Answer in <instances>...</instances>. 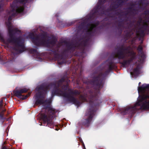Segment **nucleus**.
<instances>
[{
  "mask_svg": "<svg viewBox=\"0 0 149 149\" xmlns=\"http://www.w3.org/2000/svg\"><path fill=\"white\" fill-rule=\"evenodd\" d=\"M28 0H15L10 4L11 9L8 13L9 17L6 25L10 35L9 41L10 42L12 43L14 45H24V42L23 39L20 37H15L14 36V34L18 33H20L21 31L17 28L13 29L11 21L13 18H14L18 14L22 13L24 11V6H19L18 3L24 4L27 2Z\"/></svg>",
  "mask_w": 149,
  "mask_h": 149,
  "instance_id": "1",
  "label": "nucleus"
},
{
  "mask_svg": "<svg viewBox=\"0 0 149 149\" xmlns=\"http://www.w3.org/2000/svg\"><path fill=\"white\" fill-rule=\"evenodd\" d=\"M57 87V86L56 81L51 83L48 84H42L38 86L36 89L37 90L38 92L36 94L35 96V99L36 100L35 104L38 105L39 104H43L46 103L50 105L52 102L51 99L46 100H44L43 99L45 98L47 91L51 88H53L52 91L51 98L53 97L55 95H60V94L53 95V91Z\"/></svg>",
  "mask_w": 149,
  "mask_h": 149,
  "instance_id": "2",
  "label": "nucleus"
},
{
  "mask_svg": "<svg viewBox=\"0 0 149 149\" xmlns=\"http://www.w3.org/2000/svg\"><path fill=\"white\" fill-rule=\"evenodd\" d=\"M89 107L88 109L86 112L84 118L82 120V126L88 127L95 115V107L98 106L102 102V100L100 96L92 93L89 97Z\"/></svg>",
  "mask_w": 149,
  "mask_h": 149,
  "instance_id": "3",
  "label": "nucleus"
},
{
  "mask_svg": "<svg viewBox=\"0 0 149 149\" xmlns=\"http://www.w3.org/2000/svg\"><path fill=\"white\" fill-rule=\"evenodd\" d=\"M108 63L109 68L108 70L105 71L104 73L102 72L99 73L97 76H94L92 79H91L89 82L86 81L84 82V83L86 84L89 83L95 87L94 88V91L93 93L99 96L100 95V90L103 87L104 84V80L105 78L110 71L113 69L117 68V66L112 61H109Z\"/></svg>",
  "mask_w": 149,
  "mask_h": 149,
  "instance_id": "4",
  "label": "nucleus"
},
{
  "mask_svg": "<svg viewBox=\"0 0 149 149\" xmlns=\"http://www.w3.org/2000/svg\"><path fill=\"white\" fill-rule=\"evenodd\" d=\"M64 80V79L63 78L58 81H56L57 87L53 91V95L60 94V96H63L66 98L68 101L72 102L78 107L81 104V102L74 97V96L80 95V93L79 91L77 89L73 90L72 89L69 88L68 89L69 92L68 93L67 92H64L59 88V87L61 85Z\"/></svg>",
  "mask_w": 149,
  "mask_h": 149,
  "instance_id": "5",
  "label": "nucleus"
},
{
  "mask_svg": "<svg viewBox=\"0 0 149 149\" xmlns=\"http://www.w3.org/2000/svg\"><path fill=\"white\" fill-rule=\"evenodd\" d=\"M137 9L134 8L136 7V5L132 3H128L130 7L126 8L125 9L127 11H124L121 10H119L115 13L117 16L120 17H126L130 14V15L134 16L138 14L139 13V10H144L149 4V0H141L139 2Z\"/></svg>",
  "mask_w": 149,
  "mask_h": 149,
  "instance_id": "6",
  "label": "nucleus"
},
{
  "mask_svg": "<svg viewBox=\"0 0 149 149\" xmlns=\"http://www.w3.org/2000/svg\"><path fill=\"white\" fill-rule=\"evenodd\" d=\"M107 0H99L96 6L92 10L90 13L89 17L86 18L84 21L81 23L79 26L78 29L80 30L85 29L86 30V33H87L86 23L92 20L96 19L97 17L101 16L104 13V4Z\"/></svg>",
  "mask_w": 149,
  "mask_h": 149,
  "instance_id": "7",
  "label": "nucleus"
},
{
  "mask_svg": "<svg viewBox=\"0 0 149 149\" xmlns=\"http://www.w3.org/2000/svg\"><path fill=\"white\" fill-rule=\"evenodd\" d=\"M147 99H145L141 102H140V95L139 99H138L137 102L134 106L122 108L120 109V111L124 115L129 114L132 116L136 113L137 111L149 109V100L148 101Z\"/></svg>",
  "mask_w": 149,
  "mask_h": 149,
  "instance_id": "8",
  "label": "nucleus"
},
{
  "mask_svg": "<svg viewBox=\"0 0 149 149\" xmlns=\"http://www.w3.org/2000/svg\"><path fill=\"white\" fill-rule=\"evenodd\" d=\"M43 108L48 115V116L45 113H42L40 115L41 118L42 120L44 125L52 128L54 127V124L52 121V118L55 115L57 111L50 104L45 105Z\"/></svg>",
  "mask_w": 149,
  "mask_h": 149,
  "instance_id": "9",
  "label": "nucleus"
},
{
  "mask_svg": "<svg viewBox=\"0 0 149 149\" xmlns=\"http://www.w3.org/2000/svg\"><path fill=\"white\" fill-rule=\"evenodd\" d=\"M88 40L86 39L81 41L80 43L76 42L75 43L66 42V43L67 49L65 50L63 52V54H64L68 52L69 51L73 52L76 49L80 50L81 53L82 54L84 52L85 47L87 45Z\"/></svg>",
  "mask_w": 149,
  "mask_h": 149,
  "instance_id": "10",
  "label": "nucleus"
},
{
  "mask_svg": "<svg viewBox=\"0 0 149 149\" xmlns=\"http://www.w3.org/2000/svg\"><path fill=\"white\" fill-rule=\"evenodd\" d=\"M130 54L131 56H136V53L131 50L130 46L122 45L117 50L116 56L119 59H123L125 58L126 54Z\"/></svg>",
  "mask_w": 149,
  "mask_h": 149,
  "instance_id": "11",
  "label": "nucleus"
},
{
  "mask_svg": "<svg viewBox=\"0 0 149 149\" xmlns=\"http://www.w3.org/2000/svg\"><path fill=\"white\" fill-rule=\"evenodd\" d=\"M125 1V0H115L110 6L109 10L110 11L115 12V13L119 10L118 9L123 6Z\"/></svg>",
  "mask_w": 149,
  "mask_h": 149,
  "instance_id": "12",
  "label": "nucleus"
},
{
  "mask_svg": "<svg viewBox=\"0 0 149 149\" xmlns=\"http://www.w3.org/2000/svg\"><path fill=\"white\" fill-rule=\"evenodd\" d=\"M99 24V22H97L93 24H91L90 23L87 24V32L89 35L91 36L94 35L96 31V27Z\"/></svg>",
  "mask_w": 149,
  "mask_h": 149,
  "instance_id": "13",
  "label": "nucleus"
},
{
  "mask_svg": "<svg viewBox=\"0 0 149 149\" xmlns=\"http://www.w3.org/2000/svg\"><path fill=\"white\" fill-rule=\"evenodd\" d=\"M28 91V90L26 88H24L19 90L14 91L13 92L14 95L20 99L22 100L26 99L30 95V93H29L25 95H22V93H26Z\"/></svg>",
  "mask_w": 149,
  "mask_h": 149,
  "instance_id": "14",
  "label": "nucleus"
},
{
  "mask_svg": "<svg viewBox=\"0 0 149 149\" xmlns=\"http://www.w3.org/2000/svg\"><path fill=\"white\" fill-rule=\"evenodd\" d=\"M68 75L67 72H65L64 75L63 77L61 78L62 79L63 78L64 80L59 88L64 92H66V91L68 89L69 86V83L70 81V80L68 79Z\"/></svg>",
  "mask_w": 149,
  "mask_h": 149,
  "instance_id": "15",
  "label": "nucleus"
},
{
  "mask_svg": "<svg viewBox=\"0 0 149 149\" xmlns=\"http://www.w3.org/2000/svg\"><path fill=\"white\" fill-rule=\"evenodd\" d=\"M3 99H6V98L3 97L2 98L0 101V122H1V125L3 124L5 120L7 119V120H8L5 116L4 113L6 110L4 107H3Z\"/></svg>",
  "mask_w": 149,
  "mask_h": 149,
  "instance_id": "16",
  "label": "nucleus"
},
{
  "mask_svg": "<svg viewBox=\"0 0 149 149\" xmlns=\"http://www.w3.org/2000/svg\"><path fill=\"white\" fill-rule=\"evenodd\" d=\"M122 17H124L125 18L123 19H121L120 21H119L118 25V29L120 31V33H122L125 28L124 24L125 23H127V24H128V21L130 20L129 17L123 16Z\"/></svg>",
  "mask_w": 149,
  "mask_h": 149,
  "instance_id": "17",
  "label": "nucleus"
},
{
  "mask_svg": "<svg viewBox=\"0 0 149 149\" xmlns=\"http://www.w3.org/2000/svg\"><path fill=\"white\" fill-rule=\"evenodd\" d=\"M29 37L32 39L33 42L35 45L37 46H40L42 44L41 39L38 36L35 37L34 34L32 33L29 34Z\"/></svg>",
  "mask_w": 149,
  "mask_h": 149,
  "instance_id": "18",
  "label": "nucleus"
},
{
  "mask_svg": "<svg viewBox=\"0 0 149 149\" xmlns=\"http://www.w3.org/2000/svg\"><path fill=\"white\" fill-rule=\"evenodd\" d=\"M143 50L142 46L141 45H139L137 48V50L138 51L139 56V59L141 61H143L146 58L145 55L143 53Z\"/></svg>",
  "mask_w": 149,
  "mask_h": 149,
  "instance_id": "19",
  "label": "nucleus"
},
{
  "mask_svg": "<svg viewBox=\"0 0 149 149\" xmlns=\"http://www.w3.org/2000/svg\"><path fill=\"white\" fill-rule=\"evenodd\" d=\"M140 69L139 65H137L136 67L134 69L133 72H131V75L135 76H138L140 74Z\"/></svg>",
  "mask_w": 149,
  "mask_h": 149,
  "instance_id": "20",
  "label": "nucleus"
},
{
  "mask_svg": "<svg viewBox=\"0 0 149 149\" xmlns=\"http://www.w3.org/2000/svg\"><path fill=\"white\" fill-rule=\"evenodd\" d=\"M61 59L58 61V63L59 65H62L63 64H65L66 62V59L63 58L62 55L59 56Z\"/></svg>",
  "mask_w": 149,
  "mask_h": 149,
  "instance_id": "21",
  "label": "nucleus"
},
{
  "mask_svg": "<svg viewBox=\"0 0 149 149\" xmlns=\"http://www.w3.org/2000/svg\"><path fill=\"white\" fill-rule=\"evenodd\" d=\"M131 62L129 59L124 60L122 62H120V63L121 64L123 67H125L126 66L129 65Z\"/></svg>",
  "mask_w": 149,
  "mask_h": 149,
  "instance_id": "22",
  "label": "nucleus"
},
{
  "mask_svg": "<svg viewBox=\"0 0 149 149\" xmlns=\"http://www.w3.org/2000/svg\"><path fill=\"white\" fill-rule=\"evenodd\" d=\"M149 99V95L148 94H143L140 95V102H141L143 100L146 99Z\"/></svg>",
  "mask_w": 149,
  "mask_h": 149,
  "instance_id": "23",
  "label": "nucleus"
},
{
  "mask_svg": "<svg viewBox=\"0 0 149 149\" xmlns=\"http://www.w3.org/2000/svg\"><path fill=\"white\" fill-rule=\"evenodd\" d=\"M59 47V46L58 45H57V46L56 47L55 49H52V50H51V51H52L54 54L55 55H57L58 54V49Z\"/></svg>",
  "mask_w": 149,
  "mask_h": 149,
  "instance_id": "24",
  "label": "nucleus"
},
{
  "mask_svg": "<svg viewBox=\"0 0 149 149\" xmlns=\"http://www.w3.org/2000/svg\"><path fill=\"white\" fill-rule=\"evenodd\" d=\"M77 65L78 66V68H79L80 69V74H81V73L83 71V67L82 65V63H81L80 64L79 63H78Z\"/></svg>",
  "mask_w": 149,
  "mask_h": 149,
  "instance_id": "25",
  "label": "nucleus"
},
{
  "mask_svg": "<svg viewBox=\"0 0 149 149\" xmlns=\"http://www.w3.org/2000/svg\"><path fill=\"white\" fill-rule=\"evenodd\" d=\"M50 40H41V42L42 43V44L40 46H41L44 43H46L47 45H49L50 44Z\"/></svg>",
  "mask_w": 149,
  "mask_h": 149,
  "instance_id": "26",
  "label": "nucleus"
},
{
  "mask_svg": "<svg viewBox=\"0 0 149 149\" xmlns=\"http://www.w3.org/2000/svg\"><path fill=\"white\" fill-rule=\"evenodd\" d=\"M138 33L141 36H143L144 35V31L141 29V28H140L138 31Z\"/></svg>",
  "mask_w": 149,
  "mask_h": 149,
  "instance_id": "27",
  "label": "nucleus"
},
{
  "mask_svg": "<svg viewBox=\"0 0 149 149\" xmlns=\"http://www.w3.org/2000/svg\"><path fill=\"white\" fill-rule=\"evenodd\" d=\"M56 41L55 39H53L52 40H50V44L51 45L54 46L56 44Z\"/></svg>",
  "mask_w": 149,
  "mask_h": 149,
  "instance_id": "28",
  "label": "nucleus"
},
{
  "mask_svg": "<svg viewBox=\"0 0 149 149\" xmlns=\"http://www.w3.org/2000/svg\"><path fill=\"white\" fill-rule=\"evenodd\" d=\"M145 90L144 88V85H143L142 86L139 87L138 91H143Z\"/></svg>",
  "mask_w": 149,
  "mask_h": 149,
  "instance_id": "29",
  "label": "nucleus"
},
{
  "mask_svg": "<svg viewBox=\"0 0 149 149\" xmlns=\"http://www.w3.org/2000/svg\"><path fill=\"white\" fill-rule=\"evenodd\" d=\"M142 21H143V19H142V18L141 17H139V19L137 22V24H138L140 25L141 24V23L142 22Z\"/></svg>",
  "mask_w": 149,
  "mask_h": 149,
  "instance_id": "30",
  "label": "nucleus"
},
{
  "mask_svg": "<svg viewBox=\"0 0 149 149\" xmlns=\"http://www.w3.org/2000/svg\"><path fill=\"white\" fill-rule=\"evenodd\" d=\"M143 14L146 15H148V16L149 15V10H145L143 13Z\"/></svg>",
  "mask_w": 149,
  "mask_h": 149,
  "instance_id": "31",
  "label": "nucleus"
},
{
  "mask_svg": "<svg viewBox=\"0 0 149 149\" xmlns=\"http://www.w3.org/2000/svg\"><path fill=\"white\" fill-rule=\"evenodd\" d=\"M136 56H131L129 60H130L131 63L133 60L136 58Z\"/></svg>",
  "mask_w": 149,
  "mask_h": 149,
  "instance_id": "32",
  "label": "nucleus"
},
{
  "mask_svg": "<svg viewBox=\"0 0 149 149\" xmlns=\"http://www.w3.org/2000/svg\"><path fill=\"white\" fill-rule=\"evenodd\" d=\"M31 53H36L37 52V49H32L31 50Z\"/></svg>",
  "mask_w": 149,
  "mask_h": 149,
  "instance_id": "33",
  "label": "nucleus"
},
{
  "mask_svg": "<svg viewBox=\"0 0 149 149\" xmlns=\"http://www.w3.org/2000/svg\"><path fill=\"white\" fill-rule=\"evenodd\" d=\"M0 39L2 40H4V38L3 34L0 33Z\"/></svg>",
  "mask_w": 149,
  "mask_h": 149,
  "instance_id": "34",
  "label": "nucleus"
},
{
  "mask_svg": "<svg viewBox=\"0 0 149 149\" xmlns=\"http://www.w3.org/2000/svg\"><path fill=\"white\" fill-rule=\"evenodd\" d=\"M145 90L147 89H149V84H146L144 85Z\"/></svg>",
  "mask_w": 149,
  "mask_h": 149,
  "instance_id": "35",
  "label": "nucleus"
},
{
  "mask_svg": "<svg viewBox=\"0 0 149 149\" xmlns=\"http://www.w3.org/2000/svg\"><path fill=\"white\" fill-rule=\"evenodd\" d=\"M78 138L79 139V141L82 143V145H84V143L83 142V141L82 139L80 137H79Z\"/></svg>",
  "mask_w": 149,
  "mask_h": 149,
  "instance_id": "36",
  "label": "nucleus"
},
{
  "mask_svg": "<svg viewBox=\"0 0 149 149\" xmlns=\"http://www.w3.org/2000/svg\"><path fill=\"white\" fill-rule=\"evenodd\" d=\"M126 36L127 38H130L131 36V34L129 32H127L126 34Z\"/></svg>",
  "mask_w": 149,
  "mask_h": 149,
  "instance_id": "37",
  "label": "nucleus"
},
{
  "mask_svg": "<svg viewBox=\"0 0 149 149\" xmlns=\"http://www.w3.org/2000/svg\"><path fill=\"white\" fill-rule=\"evenodd\" d=\"M129 25L130 26H132V25H133V24H132V22H129Z\"/></svg>",
  "mask_w": 149,
  "mask_h": 149,
  "instance_id": "38",
  "label": "nucleus"
},
{
  "mask_svg": "<svg viewBox=\"0 0 149 149\" xmlns=\"http://www.w3.org/2000/svg\"><path fill=\"white\" fill-rule=\"evenodd\" d=\"M79 78L77 79L76 80V82H77V84H79Z\"/></svg>",
  "mask_w": 149,
  "mask_h": 149,
  "instance_id": "39",
  "label": "nucleus"
},
{
  "mask_svg": "<svg viewBox=\"0 0 149 149\" xmlns=\"http://www.w3.org/2000/svg\"><path fill=\"white\" fill-rule=\"evenodd\" d=\"M3 0H0V9H1V6H2V3H1V1H3Z\"/></svg>",
  "mask_w": 149,
  "mask_h": 149,
  "instance_id": "40",
  "label": "nucleus"
},
{
  "mask_svg": "<svg viewBox=\"0 0 149 149\" xmlns=\"http://www.w3.org/2000/svg\"><path fill=\"white\" fill-rule=\"evenodd\" d=\"M147 22H149V15L147 17Z\"/></svg>",
  "mask_w": 149,
  "mask_h": 149,
  "instance_id": "41",
  "label": "nucleus"
},
{
  "mask_svg": "<svg viewBox=\"0 0 149 149\" xmlns=\"http://www.w3.org/2000/svg\"><path fill=\"white\" fill-rule=\"evenodd\" d=\"M3 61V59L1 57V56H0V61Z\"/></svg>",
  "mask_w": 149,
  "mask_h": 149,
  "instance_id": "42",
  "label": "nucleus"
},
{
  "mask_svg": "<svg viewBox=\"0 0 149 149\" xmlns=\"http://www.w3.org/2000/svg\"><path fill=\"white\" fill-rule=\"evenodd\" d=\"M144 26H145L146 27H147L148 26V24L147 23H145L144 25Z\"/></svg>",
  "mask_w": 149,
  "mask_h": 149,
  "instance_id": "43",
  "label": "nucleus"
},
{
  "mask_svg": "<svg viewBox=\"0 0 149 149\" xmlns=\"http://www.w3.org/2000/svg\"><path fill=\"white\" fill-rule=\"evenodd\" d=\"M81 97L82 99H83L84 100H86L84 98V97H83V96L82 95L80 96Z\"/></svg>",
  "mask_w": 149,
  "mask_h": 149,
  "instance_id": "44",
  "label": "nucleus"
},
{
  "mask_svg": "<svg viewBox=\"0 0 149 149\" xmlns=\"http://www.w3.org/2000/svg\"><path fill=\"white\" fill-rule=\"evenodd\" d=\"M2 149H6V148L5 146H3L2 147Z\"/></svg>",
  "mask_w": 149,
  "mask_h": 149,
  "instance_id": "45",
  "label": "nucleus"
},
{
  "mask_svg": "<svg viewBox=\"0 0 149 149\" xmlns=\"http://www.w3.org/2000/svg\"><path fill=\"white\" fill-rule=\"evenodd\" d=\"M83 149H86V148H85V145H83Z\"/></svg>",
  "mask_w": 149,
  "mask_h": 149,
  "instance_id": "46",
  "label": "nucleus"
},
{
  "mask_svg": "<svg viewBox=\"0 0 149 149\" xmlns=\"http://www.w3.org/2000/svg\"><path fill=\"white\" fill-rule=\"evenodd\" d=\"M58 14H56V15H55V16L56 17H58L59 16L58 15Z\"/></svg>",
  "mask_w": 149,
  "mask_h": 149,
  "instance_id": "47",
  "label": "nucleus"
},
{
  "mask_svg": "<svg viewBox=\"0 0 149 149\" xmlns=\"http://www.w3.org/2000/svg\"><path fill=\"white\" fill-rule=\"evenodd\" d=\"M141 84V82H139V84Z\"/></svg>",
  "mask_w": 149,
  "mask_h": 149,
  "instance_id": "48",
  "label": "nucleus"
},
{
  "mask_svg": "<svg viewBox=\"0 0 149 149\" xmlns=\"http://www.w3.org/2000/svg\"><path fill=\"white\" fill-rule=\"evenodd\" d=\"M8 112L7 113H8L7 114H9V113L8 112Z\"/></svg>",
  "mask_w": 149,
  "mask_h": 149,
  "instance_id": "49",
  "label": "nucleus"
},
{
  "mask_svg": "<svg viewBox=\"0 0 149 149\" xmlns=\"http://www.w3.org/2000/svg\"><path fill=\"white\" fill-rule=\"evenodd\" d=\"M6 104L5 105V106L6 105Z\"/></svg>",
  "mask_w": 149,
  "mask_h": 149,
  "instance_id": "50",
  "label": "nucleus"
},
{
  "mask_svg": "<svg viewBox=\"0 0 149 149\" xmlns=\"http://www.w3.org/2000/svg\"><path fill=\"white\" fill-rule=\"evenodd\" d=\"M100 149H102V148H100Z\"/></svg>",
  "mask_w": 149,
  "mask_h": 149,
  "instance_id": "51",
  "label": "nucleus"
}]
</instances>
